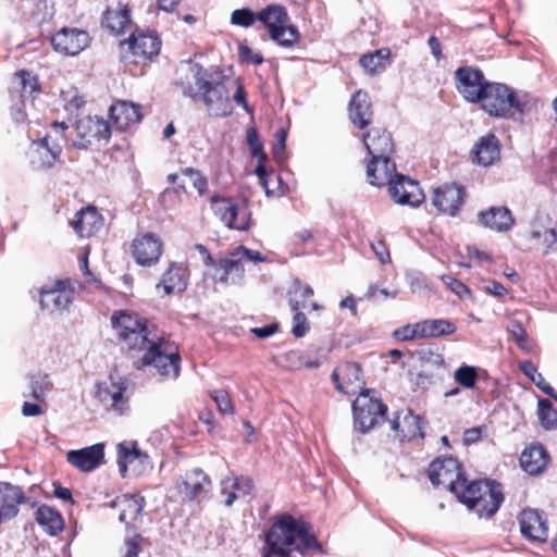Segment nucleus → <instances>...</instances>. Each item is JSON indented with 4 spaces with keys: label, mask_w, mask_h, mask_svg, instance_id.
<instances>
[{
    "label": "nucleus",
    "mask_w": 557,
    "mask_h": 557,
    "mask_svg": "<svg viewBox=\"0 0 557 557\" xmlns=\"http://www.w3.org/2000/svg\"><path fill=\"white\" fill-rule=\"evenodd\" d=\"M111 323L129 349L143 352L141 367H149L153 374L178 376L181 357L177 348L165 342L147 320L137 314L115 312Z\"/></svg>",
    "instance_id": "f257e3e1"
},
{
    "label": "nucleus",
    "mask_w": 557,
    "mask_h": 557,
    "mask_svg": "<svg viewBox=\"0 0 557 557\" xmlns=\"http://www.w3.org/2000/svg\"><path fill=\"white\" fill-rule=\"evenodd\" d=\"M269 552L263 557H292V553L305 556L311 549H321L309 525L290 515H282L265 535Z\"/></svg>",
    "instance_id": "f03ea898"
},
{
    "label": "nucleus",
    "mask_w": 557,
    "mask_h": 557,
    "mask_svg": "<svg viewBox=\"0 0 557 557\" xmlns=\"http://www.w3.org/2000/svg\"><path fill=\"white\" fill-rule=\"evenodd\" d=\"M478 103L490 116L503 119H516V112L523 115L534 106L527 92H516L505 84L491 82Z\"/></svg>",
    "instance_id": "7ed1b4c3"
},
{
    "label": "nucleus",
    "mask_w": 557,
    "mask_h": 557,
    "mask_svg": "<svg viewBox=\"0 0 557 557\" xmlns=\"http://www.w3.org/2000/svg\"><path fill=\"white\" fill-rule=\"evenodd\" d=\"M459 502L474 510L480 518H491L504 500L500 485L490 481H473L468 483L462 478L456 491H453Z\"/></svg>",
    "instance_id": "20e7f679"
},
{
    "label": "nucleus",
    "mask_w": 557,
    "mask_h": 557,
    "mask_svg": "<svg viewBox=\"0 0 557 557\" xmlns=\"http://www.w3.org/2000/svg\"><path fill=\"white\" fill-rule=\"evenodd\" d=\"M258 20L268 28L270 38L283 47H292L299 38L297 28L288 24L289 17L283 5H268L258 13Z\"/></svg>",
    "instance_id": "39448f33"
},
{
    "label": "nucleus",
    "mask_w": 557,
    "mask_h": 557,
    "mask_svg": "<svg viewBox=\"0 0 557 557\" xmlns=\"http://www.w3.org/2000/svg\"><path fill=\"white\" fill-rule=\"evenodd\" d=\"M387 406L370 395V391L360 393L352 403L354 424L362 433L369 432L385 420Z\"/></svg>",
    "instance_id": "423d86ee"
},
{
    "label": "nucleus",
    "mask_w": 557,
    "mask_h": 557,
    "mask_svg": "<svg viewBox=\"0 0 557 557\" xmlns=\"http://www.w3.org/2000/svg\"><path fill=\"white\" fill-rule=\"evenodd\" d=\"M122 59L132 63L150 61L161 49L160 39L151 33H133L121 45Z\"/></svg>",
    "instance_id": "0eeeda50"
},
{
    "label": "nucleus",
    "mask_w": 557,
    "mask_h": 557,
    "mask_svg": "<svg viewBox=\"0 0 557 557\" xmlns=\"http://www.w3.org/2000/svg\"><path fill=\"white\" fill-rule=\"evenodd\" d=\"M177 75L175 85L181 88L185 97H190L194 100L199 99L210 81L208 71L191 61L183 62L177 69Z\"/></svg>",
    "instance_id": "6e6552de"
},
{
    "label": "nucleus",
    "mask_w": 557,
    "mask_h": 557,
    "mask_svg": "<svg viewBox=\"0 0 557 557\" xmlns=\"http://www.w3.org/2000/svg\"><path fill=\"white\" fill-rule=\"evenodd\" d=\"M463 473L460 462L454 457L435 459L429 469V479L435 486H444L453 492L462 485Z\"/></svg>",
    "instance_id": "1a4fd4ad"
},
{
    "label": "nucleus",
    "mask_w": 557,
    "mask_h": 557,
    "mask_svg": "<svg viewBox=\"0 0 557 557\" xmlns=\"http://www.w3.org/2000/svg\"><path fill=\"white\" fill-rule=\"evenodd\" d=\"M456 88L460 95L472 103H478L482 98L485 86L490 84L483 73L472 66H461L455 72Z\"/></svg>",
    "instance_id": "9d476101"
},
{
    "label": "nucleus",
    "mask_w": 557,
    "mask_h": 557,
    "mask_svg": "<svg viewBox=\"0 0 557 557\" xmlns=\"http://www.w3.org/2000/svg\"><path fill=\"white\" fill-rule=\"evenodd\" d=\"M211 205L214 214L230 228L247 231L249 228V212L239 208L231 198L213 196Z\"/></svg>",
    "instance_id": "9b49d317"
},
{
    "label": "nucleus",
    "mask_w": 557,
    "mask_h": 557,
    "mask_svg": "<svg viewBox=\"0 0 557 557\" xmlns=\"http://www.w3.org/2000/svg\"><path fill=\"white\" fill-rule=\"evenodd\" d=\"M198 100H201L209 114L213 116H226L233 111L230 90L224 82L208 83Z\"/></svg>",
    "instance_id": "f8f14e48"
},
{
    "label": "nucleus",
    "mask_w": 557,
    "mask_h": 557,
    "mask_svg": "<svg viewBox=\"0 0 557 557\" xmlns=\"http://www.w3.org/2000/svg\"><path fill=\"white\" fill-rule=\"evenodd\" d=\"M332 381L335 388L343 394L355 395L364 393V381L360 364L356 362H343L338 364L333 373Z\"/></svg>",
    "instance_id": "ddd939ff"
},
{
    "label": "nucleus",
    "mask_w": 557,
    "mask_h": 557,
    "mask_svg": "<svg viewBox=\"0 0 557 557\" xmlns=\"http://www.w3.org/2000/svg\"><path fill=\"white\" fill-rule=\"evenodd\" d=\"M388 193L393 200L401 206L419 207L425 199V195L417 181L399 174L388 185Z\"/></svg>",
    "instance_id": "4468645a"
},
{
    "label": "nucleus",
    "mask_w": 557,
    "mask_h": 557,
    "mask_svg": "<svg viewBox=\"0 0 557 557\" xmlns=\"http://www.w3.org/2000/svg\"><path fill=\"white\" fill-rule=\"evenodd\" d=\"M89 35L76 28H63L51 38L55 51L65 55H76L89 45Z\"/></svg>",
    "instance_id": "2eb2a0df"
},
{
    "label": "nucleus",
    "mask_w": 557,
    "mask_h": 557,
    "mask_svg": "<svg viewBox=\"0 0 557 557\" xmlns=\"http://www.w3.org/2000/svg\"><path fill=\"white\" fill-rule=\"evenodd\" d=\"M465 189L457 184H445L434 189L432 205L442 213L456 215L463 203Z\"/></svg>",
    "instance_id": "dca6fc26"
},
{
    "label": "nucleus",
    "mask_w": 557,
    "mask_h": 557,
    "mask_svg": "<svg viewBox=\"0 0 557 557\" xmlns=\"http://www.w3.org/2000/svg\"><path fill=\"white\" fill-rule=\"evenodd\" d=\"M132 252L138 264L151 267L159 261L162 255V242L157 235L147 233L133 240Z\"/></svg>",
    "instance_id": "f3484780"
},
{
    "label": "nucleus",
    "mask_w": 557,
    "mask_h": 557,
    "mask_svg": "<svg viewBox=\"0 0 557 557\" xmlns=\"http://www.w3.org/2000/svg\"><path fill=\"white\" fill-rule=\"evenodd\" d=\"M62 148L59 137L51 135L34 140L30 146L32 163L40 168H51L60 157Z\"/></svg>",
    "instance_id": "a211bd4d"
},
{
    "label": "nucleus",
    "mask_w": 557,
    "mask_h": 557,
    "mask_svg": "<svg viewBox=\"0 0 557 557\" xmlns=\"http://www.w3.org/2000/svg\"><path fill=\"white\" fill-rule=\"evenodd\" d=\"M66 461L83 472H90L104 462L103 444H95L82 449L70 450Z\"/></svg>",
    "instance_id": "6ab92c4d"
},
{
    "label": "nucleus",
    "mask_w": 557,
    "mask_h": 557,
    "mask_svg": "<svg viewBox=\"0 0 557 557\" xmlns=\"http://www.w3.org/2000/svg\"><path fill=\"white\" fill-rule=\"evenodd\" d=\"M391 428L396 432V436L399 441L424 437L422 420L419 416L414 414L411 409L397 412L391 421Z\"/></svg>",
    "instance_id": "aec40b11"
},
{
    "label": "nucleus",
    "mask_w": 557,
    "mask_h": 557,
    "mask_svg": "<svg viewBox=\"0 0 557 557\" xmlns=\"http://www.w3.org/2000/svg\"><path fill=\"white\" fill-rule=\"evenodd\" d=\"M76 132L86 144L94 140L108 143L111 137V128L107 121L99 116H84L76 122Z\"/></svg>",
    "instance_id": "412c9836"
},
{
    "label": "nucleus",
    "mask_w": 557,
    "mask_h": 557,
    "mask_svg": "<svg viewBox=\"0 0 557 557\" xmlns=\"http://www.w3.org/2000/svg\"><path fill=\"white\" fill-rule=\"evenodd\" d=\"M72 290L63 281H57L51 287H44L40 292V306L49 312L62 311L72 302Z\"/></svg>",
    "instance_id": "4be33fe9"
},
{
    "label": "nucleus",
    "mask_w": 557,
    "mask_h": 557,
    "mask_svg": "<svg viewBox=\"0 0 557 557\" xmlns=\"http://www.w3.org/2000/svg\"><path fill=\"white\" fill-rule=\"evenodd\" d=\"M210 488L211 480L208 474L201 469H194L185 474L180 492L185 498L193 500L206 498Z\"/></svg>",
    "instance_id": "5701e85b"
},
{
    "label": "nucleus",
    "mask_w": 557,
    "mask_h": 557,
    "mask_svg": "<svg viewBox=\"0 0 557 557\" xmlns=\"http://www.w3.org/2000/svg\"><path fill=\"white\" fill-rule=\"evenodd\" d=\"M363 143L372 159L391 158L394 143L391 133L382 128H373L363 135Z\"/></svg>",
    "instance_id": "b1692460"
},
{
    "label": "nucleus",
    "mask_w": 557,
    "mask_h": 557,
    "mask_svg": "<svg viewBox=\"0 0 557 557\" xmlns=\"http://www.w3.org/2000/svg\"><path fill=\"white\" fill-rule=\"evenodd\" d=\"M109 113L114 126L120 131L139 123L143 119L141 106L125 100L113 103Z\"/></svg>",
    "instance_id": "393cba45"
},
{
    "label": "nucleus",
    "mask_w": 557,
    "mask_h": 557,
    "mask_svg": "<svg viewBox=\"0 0 557 557\" xmlns=\"http://www.w3.org/2000/svg\"><path fill=\"white\" fill-rule=\"evenodd\" d=\"M26 502L21 487L10 483H0V517L2 521L15 518L20 511V505Z\"/></svg>",
    "instance_id": "a878e982"
},
{
    "label": "nucleus",
    "mask_w": 557,
    "mask_h": 557,
    "mask_svg": "<svg viewBox=\"0 0 557 557\" xmlns=\"http://www.w3.org/2000/svg\"><path fill=\"white\" fill-rule=\"evenodd\" d=\"M479 222L495 232H507L512 228L515 218L509 208L505 206L491 207L478 213Z\"/></svg>",
    "instance_id": "bb28decb"
},
{
    "label": "nucleus",
    "mask_w": 557,
    "mask_h": 557,
    "mask_svg": "<svg viewBox=\"0 0 557 557\" xmlns=\"http://www.w3.org/2000/svg\"><path fill=\"white\" fill-rule=\"evenodd\" d=\"M521 533L534 542H544L548 536L546 521L535 509H524L520 515Z\"/></svg>",
    "instance_id": "cd10ccee"
},
{
    "label": "nucleus",
    "mask_w": 557,
    "mask_h": 557,
    "mask_svg": "<svg viewBox=\"0 0 557 557\" xmlns=\"http://www.w3.org/2000/svg\"><path fill=\"white\" fill-rule=\"evenodd\" d=\"M499 158L500 144L492 133L482 136L472 149V161L482 166H490Z\"/></svg>",
    "instance_id": "c85d7f7f"
},
{
    "label": "nucleus",
    "mask_w": 557,
    "mask_h": 557,
    "mask_svg": "<svg viewBox=\"0 0 557 557\" xmlns=\"http://www.w3.org/2000/svg\"><path fill=\"white\" fill-rule=\"evenodd\" d=\"M253 482L248 476L227 478L221 482V494L225 496L224 504L230 507L236 499L250 498Z\"/></svg>",
    "instance_id": "c756f323"
},
{
    "label": "nucleus",
    "mask_w": 557,
    "mask_h": 557,
    "mask_svg": "<svg viewBox=\"0 0 557 557\" xmlns=\"http://www.w3.org/2000/svg\"><path fill=\"white\" fill-rule=\"evenodd\" d=\"M398 175L396 164L391 158L371 159L367 165L368 181L374 186H388Z\"/></svg>",
    "instance_id": "7c9ffc66"
},
{
    "label": "nucleus",
    "mask_w": 557,
    "mask_h": 557,
    "mask_svg": "<svg viewBox=\"0 0 557 557\" xmlns=\"http://www.w3.org/2000/svg\"><path fill=\"white\" fill-rule=\"evenodd\" d=\"M349 119L354 125L363 129L372 121L373 111L370 97L367 92L358 90L349 102Z\"/></svg>",
    "instance_id": "2f4dec72"
},
{
    "label": "nucleus",
    "mask_w": 557,
    "mask_h": 557,
    "mask_svg": "<svg viewBox=\"0 0 557 557\" xmlns=\"http://www.w3.org/2000/svg\"><path fill=\"white\" fill-rule=\"evenodd\" d=\"M187 268L182 263H171L157 287H162L166 295L174 292L182 293L187 287Z\"/></svg>",
    "instance_id": "473e14b6"
},
{
    "label": "nucleus",
    "mask_w": 557,
    "mask_h": 557,
    "mask_svg": "<svg viewBox=\"0 0 557 557\" xmlns=\"http://www.w3.org/2000/svg\"><path fill=\"white\" fill-rule=\"evenodd\" d=\"M71 224L81 237H90L102 226L99 214L91 207L81 209Z\"/></svg>",
    "instance_id": "72a5a7b5"
},
{
    "label": "nucleus",
    "mask_w": 557,
    "mask_h": 557,
    "mask_svg": "<svg viewBox=\"0 0 557 557\" xmlns=\"http://www.w3.org/2000/svg\"><path fill=\"white\" fill-rule=\"evenodd\" d=\"M548 462V455L545 448L537 444L527 447L520 456V466L529 474H539Z\"/></svg>",
    "instance_id": "f704fd0d"
},
{
    "label": "nucleus",
    "mask_w": 557,
    "mask_h": 557,
    "mask_svg": "<svg viewBox=\"0 0 557 557\" xmlns=\"http://www.w3.org/2000/svg\"><path fill=\"white\" fill-rule=\"evenodd\" d=\"M247 143L249 145L250 152H251L252 157L258 158V165H257L255 172L260 181V184L265 189L267 195H269V189H268L269 173L264 165V162L267 161V156L263 152V144L259 139V136L255 128H250L247 132Z\"/></svg>",
    "instance_id": "c9c22d12"
},
{
    "label": "nucleus",
    "mask_w": 557,
    "mask_h": 557,
    "mask_svg": "<svg viewBox=\"0 0 557 557\" xmlns=\"http://www.w3.org/2000/svg\"><path fill=\"white\" fill-rule=\"evenodd\" d=\"M117 466L121 474L125 476L127 466L137 461L143 465L148 459V455L138 449L135 442H122L116 446Z\"/></svg>",
    "instance_id": "e433bc0d"
},
{
    "label": "nucleus",
    "mask_w": 557,
    "mask_h": 557,
    "mask_svg": "<svg viewBox=\"0 0 557 557\" xmlns=\"http://www.w3.org/2000/svg\"><path fill=\"white\" fill-rule=\"evenodd\" d=\"M37 523L49 535L55 536L64 529V521L62 516L53 508L41 505L35 512Z\"/></svg>",
    "instance_id": "4c0bfd02"
},
{
    "label": "nucleus",
    "mask_w": 557,
    "mask_h": 557,
    "mask_svg": "<svg viewBox=\"0 0 557 557\" xmlns=\"http://www.w3.org/2000/svg\"><path fill=\"white\" fill-rule=\"evenodd\" d=\"M131 23L129 10L125 7L119 10L108 9L102 16L101 24L113 34L123 33Z\"/></svg>",
    "instance_id": "58836bf2"
},
{
    "label": "nucleus",
    "mask_w": 557,
    "mask_h": 557,
    "mask_svg": "<svg viewBox=\"0 0 557 557\" xmlns=\"http://www.w3.org/2000/svg\"><path fill=\"white\" fill-rule=\"evenodd\" d=\"M422 338L450 335L456 332V326L445 319H430L419 322Z\"/></svg>",
    "instance_id": "ea45409f"
},
{
    "label": "nucleus",
    "mask_w": 557,
    "mask_h": 557,
    "mask_svg": "<svg viewBox=\"0 0 557 557\" xmlns=\"http://www.w3.org/2000/svg\"><path fill=\"white\" fill-rule=\"evenodd\" d=\"M28 381L30 389L29 396L38 401L44 400L47 394L53 388V383L49 374L41 371L30 374Z\"/></svg>",
    "instance_id": "a19ab883"
},
{
    "label": "nucleus",
    "mask_w": 557,
    "mask_h": 557,
    "mask_svg": "<svg viewBox=\"0 0 557 557\" xmlns=\"http://www.w3.org/2000/svg\"><path fill=\"white\" fill-rule=\"evenodd\" d=\"M520 371L530 379L544 394L557 400V393L546 383L543 375L537 372L536 367L530 360H524L519 363Z\"/></svg>",
    "instance_id": "79ce46f5"
},
{
    "label": "nucleus",
    "mask_w": 557,
    "mask_h": 557,
    "mask_svg": "<svg viewBox=\"0 0 557 557\" xmlns=\"http://www.w3.org/2000/svg\"><path fill=\"white\" fill-rule=\"evenodd\" d=\"M289 306L294 312L292 333L295 337H302L309 331L308 320L305 313L301 312V310L305 309L307 305L301 302L299 299L290 298Z\"/></svg>",
    "instance_id": "37998d69"
},
{
    "label": "nucleus",
    "mask_w": 557,
    "mask_h": 557,
    "mask_svg": "<svg viewBox=\"0 0 557 557\" xmlns=\"http://www.w3.org/2000/svg\"><path fill=\"white\" fill-rule=\"evenodd\" d=\"M388 55V50H376L374 53L362 55L359 60V63L367 73L374 75L385 70V61L387 60Z\"/></svg>",
    "instance_id": "c03bdc74"
},
{
    "label": "nucleus",
    "mask_w": 557,
    "mask_h": 557,
    "mask_svg": "<svg viewBox=\"0 0 557 557\" xmlns=\"http://www.w3.org/2000/svg\"><path fill=\"white\" fill-rule=\"evenodd\" d=\"M128 381L120 379L116 383H113V396L112 400H109L104 406L119 414H122L127 408V399L124 394L127 389Z\"/></svg>",
    "instance_id": "a18cd8bd"
},
{
    "label": "nucleus",
    "mask_w": 557,
    "mask_h": 557,
    "mask_svg": "<svg viewBox=\"0 0 557 557\" xmlns=\"http://www.w3.org/2000/svg\"><path fill=\"white\" fill-rule=\"evenodd\" d=\"M144 506V498L138 495L125 496L123 499V508L119 515L121 522H127L128 519H136Z\"/></svg>",
    "instance_id": "49530a36"
},
{
    "label": "nucleus",
    "mask_w": 557,
    "mask_h": 557,
    "mask_svg": "<svg viewBox=\"0 0 557 557\" xmlns=\"http://www.w3.org/2000/svg\"><path fill=\"white\" fill-rule=\"evenodd\" d=\"M219 267L223 270V275L220 277L222 283H226L232 273H236L238 277L244 273L243 259L240 256H234V251L228 257L220 259Z\"/></svg>",
    "instance_id": "de8ad7c7"
},
{
    "label": "nucleus",
    "mask_w": 557,
    "mask_h": 557,
    "mask_svg": "<svg viewBox=\"0 0 557 557\" xmlns=\"http://www.w3.org/2000/svg\"><path fill=\"white\" fill-rule=\"evenodd\" d=\"M539 418L545 429H557V411L548 399L539 400Z\"/></svg>",
    "instance_id": "09e8293b"
},
{
    "label": "nucleus",
    "mask_w": 557,
    "mask_h": 557,
    "mask_svg": "<svg viewBox=\"0 0 557 557\" xmlns=\"http://www.w3.org/2000/svg\"><path fill=\"white\" fill-rule=\"evenodd\" d=\"M478 377L476 369L468 364H462L454 373L455 381L465 388L474 387Z\"/></svg>",
    "instance_id": "8fccbe9b"
},
{
    "label": "nucleus",
    "mask_w": 557,
    "mask_h": 557,
    "mask_svg": "<svg viewBox=\"0 0 557 557\" xmlns=\"http://www.w3.org/2000/svg\"><path fill=\"white\" fill-rule=\"evenodd\" d=\"M256 20H258V15L250 9H238L233 11L231 16L232 24L249 27L251 26Z\"/></svg>",
    "instance_id": "3c124183"
},
{
    "label": "nucleus",
    "mask_w": 557,
    "mask_h": 557,
    "mask_svg": "<svg viewBox=\"0 0 557 557\" xmlns=\"http://www.w3.org/2000/svg\"><path fill=\"white\" fill-rule=\"evenodd\" d=\"M508 332L513 337L516 344L522 350L529 349L528 334L520 322L511 321L507 326Z\"/></svg>",
    "instance_id": "603ef678"
},
{
    "label": "nucleus",
    "mask_w": 557,
    "mask_h": 557,
    "mask_svg": "<svg viewBox=\"0 0 557 557\" xmlns=\"http://www.w3.org/2000/svg\"><path fill=\"white\" fill-rule=\"evenodd\" d=\"M393 335L396 339L404 341V342L422 338L419 322H417L414 324L404 325V326L395 330Z\"/></svg>",
    "instance_id": "864d4df0"
},
{
    "label": "nucleus",
    "mask_w": 557,
    "mask_h": 557,
    "mask_svg": "<svg viewBox=\"0 0 557 557\" xmlns=\"http://www.w3.org/2000/svg\"><path fill=\"white\" fill-rule=\"evenodd\" d=\"M213 401L216 404L219 411L223 414H233L234 409L228 394L223 391H214L211 394Z\"/></svg>",
    "instance_id": "5fc2aeb1"
},
{
    "label": "nucleus",
    "mask_w": 557,
    "mask_h": 557,
    "mask_svg": "<svg viewBox=\"0 0 557 557\" xmlns=\"http://www.w3.org/2000/svg\"><path fill=\"white\" fill-rule=\"evenodd\" d=\"M143 536L140 534H133L126 536L124 540V557H139L141 552Z\"/></svg>",
    "instance_id": "6e6d98bb"
},
{
    "label": "nucleus",
    "mask_w": 557,
    "mask_h": 557,
    "mask_svg": "<svg viewBox=\"0 0 557 557\" xmlns=\"http://www.w3.org/2000/svg\"><path fill=\"white\" fill-rule=\"evenodd\" d=\"M182 173L190 178L194 187L198 190L200 195H203L206 193L208 188V181L199 171L191 168H186L183 170Z\"/></svg>",
    "instance_id": "4d7b16f0"
},
{
    "label": "nucleus",
    "mask_w": 557,
    "mask_h": 557,
    "mask_svg": "<svg viewBox=\"0 0 557 557\" xmlns=\"http://www.w3.org/2000/svg\"><path fill=\"white\" fill-rule=\"evenodd\" d=\"M313 295V289L309 285H302L300 280H295L293 288L289 290L288 296L290 298L299 299L306 304V299Z\"/></svg>",
    "instance_id": "13d9d810"
},
{
    "label": "nucleus",
    "mask_w": 557,
    "mask_h": 557,
    "mask_svg": "<svg viewBox=\"0 0 557 557\" xmlns=\"http://www.w3.org/2000/svg\"><path fill=\"white\" fill-rule=\"evenodd\" d=\"M442 282L459 298H462L465 295H469V288L459 280L450 276V275H442Z\"/></svg>",
    "instance_id": "bf43d9fd"
},
{
    "label": "nucleus",
    "mask_w": 557,
    "mask_h": 557,
    "mask_svg": "<svg viewBox=\"0 0 557 557\" xmlns=\"http://www.w3.org/2000/svg\"><path fill=\"white\" fill-rule=\"evenodd\" d=\"M16 76L20 78L23 92L33 94L37 90V79L29 72L22 70Z\"/></svg>",
    "instance_id": "052dcab7"
},
{
    "label": "nucleus",
    "mask_w": 557,
    "mask_h": 557,
    "mask_svg": "<svg viewBox=\"0 0 557 557\" xmlns=\"http://www.w3.org/2000/svg\"><path fill=\"white\" fill-rule=\"evenodd\" d=\"M286 141V132L280 129L276 134V143L273 145V157L277 162H283Z\"/></svg>",
    "instance_id": "680f3d73"
},
{
    "label": "nucleus",
    "mask_w": 557,
    "mask_h": 557,
    "mask_svg": "<svg viewBox=\"0 0 557 557\" xmlns=\"http://www.w3.org/2000/svg\"><path fill=\"white\" fill-rule=\"evenodd\" d=\"M287 359L297 362V367H304L307 369H317L320 367L319 360H307L300 352L290 351L287 355Z\"/></svg>",
    "instance_id": "e2e57ef3"
},
{
    "label": "nucleus",
    "mask_w": 557,
    "mask_h": 557,
    "mask_svg": "<svg viewBox=\"0 0 557 557\" xmlns=\"http://www.w3.org/2000/svg\"><path fill=\"white\" fill-rule=\"evenodd\" d=\"M239 57L243 61L257 65L263 62V57L260 53L255 52L248 46H239Z\"/></svg>",
    "instance_id": "0e129e2a"
},
{
    "label": "nucleus",
    "mask_w": 557,
    "mask_h": 557,
    "mask_svg": "<svg viewBox=\"0 0 557 557\" xmlns=\"http://www.w3.org/2000/svg\"><path fill=\"white\" fill-rule=\"evenodd\" d=\"M234 256H240L244 260H250L252 262H261L264 261V257L257 250L248 249L244 246H239L234 250Z\"/></svg>",
    "instance_id": "69168bd1"
},
{
    "label": "nucleus",
    "mask_w": 557,
    "mask_h": 557,
    "mask_svg": "<svg viewBox=\"0 0 557 557\" xmlns=\"http://www.w3.org/2000/svg\"><path fill=\"white\" fill-rule=\"evenodd\" d=\"M113 383H116V382L113 380V376L111 375L110 383H103L98 388L97 395H98L99 400L103 404V406L106 404H108L109 400H112Z\"/></svg>",
    "instance_id": "338daca9"
},
{
    "label": "nucleus",
    "mask_w": 557,
    "mask_h": 557,
    "mask_svg": "<svg viewBox=\"0 0 557 557\" xmlns=\"http://www.w3.org/2000/svg\"><path fill=\"white\" fill-rule=\"evenodd\" d=\"M544 245H545V253H548L549 250L557 246V232L555 228L545 230L543 233Z\"/></svg>",
    "instance_id": "774afa93"
}]
</instances>
